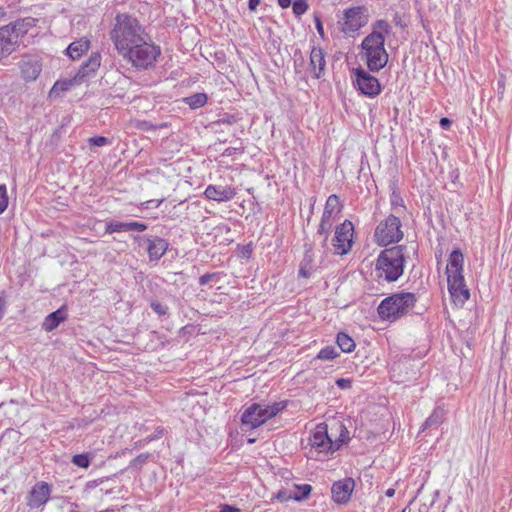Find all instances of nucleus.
Here are the masks:
<instances>
[{"label": "nucleus", "mask_w": 512, "mask_h": 512, "mask_svg": "<svg viewBox=\"0 0 512 512\" xmlns=\"http://www.w3.org/2000/svg\"><path fill=\"white\" fill-rule=\"evenodd\" d=\"M444 409L437 407L433 410L432 414L425 420L422 429L425 430L431 427H438L444 420Z\"/></svg>", "instance_id": "obj_30"}, {"label": "nucleus", "mask_w": 512, "mask_h": 512, "mask_svg": "<svg viewBox=\"0 0 512 512\" xmlns=\"http://www.w3.org/2000/svg\"><path fill=\"white\" fill-rule=\"evenodd\" d=\"M336 385L341 389H347L351 387V380L346 378H340L336 381Z\"/></svg>", "instance_id": "obj_49"}, {"label": "nucleus", "mask_w": 512, "mask_h": 512, "mask_svg": "<svg viewBox=\"0 0 512 512\" xmlns=\"http://www.w3.org/2000/svg\"><path fill=\"white\" fill-rule=\"evenodd\" d=\"M36 23V18L25 17L4 26L9 29L12 35L17 36V42L19 43V39L26 35L31 28L35 27Z\"/></svg>", "instance_id": "obj_22"}, {"label": "nucleus", "mask_w": 512, "mask_h": 512, "mask_svg": "<svg viewBox=\"0 0 512 512\" xmlns=\"http://www.w3.org/2000/svg\"><path fill=\"white\" fill-rule=\"evenodd\" d=\"M151 309L159 316H165L168 314V306L160 303L157 300H153L150 302Z\"/></svg>", "instance_id": "obj_40"}, {"label": "nucleus", "mask_w": 512, "mask_h": 512, "mask_svg": "<svg viewBox=\"0 0 512 512\" xmlns=\"http://www.w3.org/2000/svg\"><path fill=\"white\" fill-rule=\"evenodd\" d=\"M17 36L12 35L5 26L0 27V62L17 50Z\"/></svg>", "instance_id": "obj_17"}, {"label": "nucleus", "mask_w": 512, "mask_h": 512, "mask_svg": "<svg viewBox=\"0 0 512 512\" xmlns=\"http://www.w3.org/2000/svg\"><path fill=\"white\" fill-rule=\"evenodd\" d=\"M8 206V196L6 186L0 185V214L3 213Z\"/></svg>", "instance_id": "obj_42"}, {"label": "nucleus", "mask_w": 512, "mask_h": 512, "mask_svg": "<svg viewBox=\"0 0 512 512\" xmlns=\"http://www.w3.org/2000/svg\"><path fill=\"white\" fill-rule=\"evenodd\" d=\"M309 69L313 79H321L325 75V52L319 46H313L310 52Z\"/></svg>", "instance_id": "obj_13"}, {"label": "nucleus", "mask_w": 512, "mask_h": 512, "mask_svg": "<svg viewBox=\"0 0 512 512\" xmlns=\"http://www.w3.org/2000/svg\"><path fill=\"white\" fill-rule=\"evenodd\" d=\"M505 91V78L503 75L500 76L497 82V92L502 97Z\"/></svg>", "instance_id": "obj_50"}, {"label": "nucleus", "mask_w": 512, "mask_h": 512, "mask_svg": "<svg viewBox=\"0 0 512 512\" xmlns=\"http://www.w3.org/2000/svg\"><path fill=\"white\" fill-rule=\"evenodd\" d=\"M150 457H151L150 453H142V454L138 455L136 458L131 460V462L129 464V468L141 469L147 463V461L150 459Z\"/></svg>", "instance_id": "obj_39"}, {"label": "nucleus", "mask_w": 512, "mask_h": 512, "mask_svg": "<svg viewBox=\"0 0 512 512\" xmlns=\"http://www.w3.org/2000/svg\"><path fill=\"white\" fill-rule=\"evenodd\" d=\"M90 48V41L86 38H81L76 40L68 46L66 49L67 55L72 60L79 59L84 53H86Z\"/></svg>", "instance_id": "obj_26"}, {"label": "nucleus", "mask_w": 512, "mask_h": 512, "mask_svg": "<svg viewBox=\"0 0 512 512\" xmlns=\"http://www.w3.org/2000/svg\"><path fill=\"white\" fill-rule=\"evenodd\" d=\"M255 439H248V443H254Z\"/></svg>", "instance_id": "obj_60"}, {"label": "nucleus", "mask_w": 512, "mask_h": 512, "mask_svg": "<svg viewBox=\"0 0 512 512\" xmlns=\"http://www.w3.org/2000/svg\"><path fill=\"white\" fill-rule=\"evenodd\" d=\"M342 205L336 194L330 195L325 203L320 223L318 225L317 234L327 233L331 231L336 216L341 212Z\"/></svg>", "instance_id": "obj_10"}, {"label": "nucleus", "mask_w": 512, "mask_h": 512, "mask_svg": "<svg viewBox=\"0 0 512 512\" xmlns=\"http://www.w3.org/2000/svg\"><path fill=\"white\" fill-rule=\"evenodd\" d=\"M256 405H250L247 407L241 415V425L249 430L256 429L263 425V422L257 417Z\"/></svg>", "instance_id": "obj_25"}, {"label": "nucleus", "mask_w": 512, "mask_h": 512, "mask_svg": "<svg viewBox=\"0 0 512 512\" xmlns=\"http://www.w3.org/2000/svg\"><path fill=\"white\" fill-rule=\"evenodd\" d=\"M314 22H315V27H316L318 34L322 38H324V27H323V23L321 21V17L318 14L314 15Z\"/></svg>", "instance_id": "obj_47"}, {"label": "nucleus", "mask_w": 512, "mask_h": 512, "mask_svg": "<svg viewBox=\"0 0 512 512\" xmlns=\"http://www.w3.org/2000/svg\"><path fill=\"white\" fill-rule=\"evenodd\" d=\"M112 42L120 55L132 46L140 43L148 35L144 33L137 18L127 14H117L115 24L110 33Z\"/></svg>", "instance_id": "obj_2"}, {"label": "nucleus", "mask_w": 512, "mask_h": 512, "mask_svg": "<svg viewBox=\"0 0 512 512\" xmlns=\"http://www.w3.org/2000/svg\"><path fill=\"white\" fill-rule=\"evenodd\" d=\"M448 291L455 305L462 306L470 297V293L465 282H463L462 285L453 286V288L448 287Z\"/></svg>", "instance_id": "obj_27"}, {"label": "nucleus", "mask_w": 512, "mask_h": 512, "mask_svg": "<svg viewBox=\"0 0 512 512\" xmlns=\"http://www.w3.org/2000/svg\"><path fill=\"white\" fill-rule=\"evenodd\" d=\"M208 101V95L200 92L183 98V102L187 104L191 109H198L203 107Z\"/></svg>", "instance_id": "obj_31"}, {"label": "nucleus", "mask_w": 512, "mask_h": 512, "mask_svg": "<svg viewBox=\"0 0 512 512\" xmlns=\"http://www.w3.org/2000/svg\"><path fill=\"white\" fill-rule=\"evenodd\" d=\"M295 487L298 489V492L293 494V500L295 501L306 499L312 491V487L309 484L296 485Z\"/></svg>", "instance_id": "obj_37"}, {"label": "nucleus", "mask_w": 512, "mask_h": 512, "mask_svg": "<svg viewBox=\"0 0 512 512\" xmlns=\"http://www.w3.org/2000/svg\"><path fill=\"white\" fill-rule=\"evenodd\" d=\"M400 219L390 214L385 220L381 221L374 233L375 241L379 246L386 247L392 243H398L403 239Z\"/></svg>", "instance_id": "obj_7"}, {"label": "nucleus", "mask_w": 512, "mask_h": 512, "mask_svg": "<svg viewBox=\"0 0 512 512\" xmlns=\"http://www.w3.org/2000/svg\"><path fill=\"white\" fill-rule=\"evenodd\" d=\"M219 508L220 512H241L239 508L229 504H221Z\"/></svg>", "instance_id": "obj_51"}, {"label": "nucleus", "mask_w": 512, "mask_h": 512, "mask_svg": "<svg viewBox=\"0 0 512 512\" xmlns=\"http://www.w3.org/2000/svg\"><path fill=\"white\" fill-rule=\"evenodd\" d=\"M405 511H406V509H404L402 512H405Z\"/></svg>", "instance_id": "obj_61"}, {"label": "nucleus", "mask_w": 512, "mask_h": 512, "mask_svg": "<svg viewBox=\"0 0 512 512\" xmlns=\"http://www.w3.org/2000/svg\"><path fill=\"white\" fill-rule=\"evenodd\" d=\"M385 495L387 497H393L395 495V489L394 488L387 489L386 492H385Z\"/></svg>", "instance_id": "obj_59"}, {"label": "nucleus", "mask_w": 512, "mask_h": 512, "mask_svg": "<svg viewBox=\"0 0 512 512\" xmlns=\"http://www.w3.org/2000/svg\"><path fill=\"white\" fill-rule=\"evenodd\" d=\"M68 317L67 308L65 305L57 309L56 311L48 314L42 324L43 330L51 332L55 330L62 322Z\"/></svg>", "instance_id": "obj_24"}, {"label": "nucleus", "mask_w": 512, "mask_h": 512, "mask_svg": "<svg viewBox=\"0 0 512 512\" xmlns=\"http://www.w3.org/2000/svg\"><path fill=\"white\" fill-rule=\"evenodd\" d=\"M237 194L236 189L230 185H208L204 191L207 199L216 202H227Z\"/></svg>", "instance_id": "obj_14"}, {"label": "nucleus", "mask_w": 512, "mask_h": 512, "mask_svg": "<svg viewBox=\"0 0 512 512\" xmlns=\"http://www.w3.org/2000/svg\"><path fill=\"white\" fill-rule=\"evenodd\" d=\"M354 225L350 220H344L337 225L332 239L333 253L343 256L348 254L354 244Z\"/></svg>", "instance_id": "obj_8"}, {"label": "nucleus", "mask_w": 512, "mask_h": 512, "mask_svg": "<svg viewBox=\"0 0 512 512\" xmlns=\"http://www.w3.org/2000/svg\"><path fill=\"white\" fill-rule=\"evenodd\" d=\"M310 445L319 452H331L332 440L328 435L327 425L320 423L310 437Z\"/></svg>", "instance_id": "obj_15"}, {"label": "nucleus", "mask_w": 512, "mask_h": 512, "mask_svg": "<svg viewBox=\"0 0 512 512\" xmlns=\"http://www.w3.org/2000/svg\"><path fill=\"white\" fill-rule=\"evenodd\" d=\"M353 73L354 84L363 95L374 98L381 93L382 87L379 80L365 69L358 67L353 70Z\"/></svg>", "instance_id": "obj_9"}, {"label": "nucleus", "mask_w": 512, "mask_h": 512, "mask_svg": "<svg viewBox=\"0 0 512 512\" xmlns=\"http://www.w3.org/2000/svg\"><path fill=\"white\" fill-rule=\"evenodd\" d=\"M132 238L139 245H141L142 242L146 243L148 258L149 261L151 262L159 261L162 258V256L166 253L169 247V242L166 239L161 238L159 236L132 235Z\"/></svg>", "instance_id": "obj_11"}, {"label": "nucleus", "mask_w": 512, "mask_h": 512, "mask_svg": "<svg viewBox=\"0 0 512 512\" xmlns=\"http://www.w3.org/2000/svg\"><path fill=\"white\" fill-rule=\"evenodd\" d=\"M51 486L44 481L37 482L27 496V506L31 509L44 506L50 499Z\"/></svg>", "instance_id": "obj_12"}, {"label": "nucleus", "mask_w": 512, "mask_h": 512, "mask_svg": "<svg viewBox=\"0 0 512 512\" xmlns=\"http://www.w3.org/2000/svg\"><path fill=\"white\" fill-rule=\"evenodd\" d=\"M277 2L278 5L283 9H286L291 5V0H277Z\"/></svg>", "instance_id": "obj_58"}, {"label": "nucleus", "mask_w": 512, "mask_h": 512, "mask_svg": "<svg viewBox=\"0 0 512 512\" xmlns=\"http://www.w3.org/2000/svg\"><path fill=\"white\" fill-rule=\"evenodd\" d=\"M330 232L331 231H327V233L317 234L318 236L323 237V239L321 241V247L323 249L324 254H327L329 252L328 238H329Z\"/></svg>", "instance_id": "obj_48"}, {"label": "nucleus", "mask_w": 512, "mask_h": 512, "mask_svg": "<svg viewBox=\"0 0 512 512\" xmlns=\"http://www.w3.org/2000/svg\"><path fill=\"white\" fill-rule=\"evenodd\" d=\"M252 252H253V249H252L251 243L243 246V248H242V256L243 257L250 258L252 255Z\"/></svg>", "instance_id": "obj_52"}, {"label": "nucleus", "mask_w": 512, "mask_h": 512, "mask_svg": "<svg viewBox=\"0 0 512 512\" xmlns=\"http://www.w3.org/2000/svg\"><path fill=\"white\" fill-rule=\"evenodd\" d=\"M276 499H278L280 502H285L290 499H293V495L291 493H289L288 491L282 489L277 492Z\"/></svg>", "instance_id": "obj_45"}, {"label": "nucleus", "mask_w": 512, "mask_h": 512, "mask_svg": "<svg viewBox=\"0 0 512 512\" xmlns=\"http://www.w3.org/2000/svg\"><path fill=\"white\" fill-rule=\"evenodd\" d=\"M8 19V13L7 10L0 6V21H5Z\"/></svg>", "instance_id": "obj_57"}, {"label": "nucleus", "mask_w": 512, "mask_h": 512, "mask_svg": "<svg viewBox=\"0 0 512 512\" xmlns=\"http://www.w3.org/2000/svg\"><path fill=\"white\" fill-rule=\"evenodd\" d=\"M464 257L460 249H454L448 258L446 271H463Z\"/></svg>", "instance_id": "obj_28"}, {"label": "nucleus", "mask_w": 512, "mask_h": 512, "mask_svg": "<svg viewBox=\"0 0 512 512\" xmlns=\"http://www.w3.org/2000/svg\"><path fill=\"white\" fill-rule=\"evenodd\" d=\"M336 343L342 352L350 353L355 348L354 340L346 333L339 332L336 337Z\"/></svg>", "instance_id": "obj_32"}, {"label": "nucleus", "mask_w": 512, "mask_h": 512, "mask_svg": "<svg viewBox=\"0 0 512 512\" xmlns=\"http://www.w3.org/2000/svg\"><path fill=\"white\" fill-rule=\"evenodd\" d=\"M354 486L355 482L352 478L335 482L331 489L334 501L340 504L346 503L350 499Z\"/></svg>", "instance_id": "obj_18"}, {"label": "nucleus", "mask_w": 512, "mask_h": 512, "mask_svg": "<svg viewBox=\"0 0 512 512\" xmlns=\"http://www.w3.org/2000/svg\"><path fill=\"white\" fill-rule=\"evenodd\" d=\"M19 68L26 81H34L40 75L42 65L36 57L24 55L19 62Z\"/></svg>", "instance_id": "obj_16"}, {"label": "nucleus", "mask_w": 512, "mask_h": 512, "mask_svg": "<svg viewBox=\"0 0 512 512\" xmlns=\"http://www.w3.org/2000/svg\"><path fill=\"white\" fill-rule=\"evenodd\" d=\"M160 54V47L152 43L148 37L129 48L121 56L136 69L146 70L154 66Z\"/></svg>", "instance_id": "obj_5"}, {"label": "nucleus", "mask_w": 512, "mask_h": 512, "mask_svg": "<svg viewBox=\"0 0 512 512\" xmlns=\"http://www.w3.org/2000/svg\"><path fill=\"white\" fill-rule=\"evenodd\" d=\"M148 226L145 223L138 221L119 222L115 220L108 221L105 226V233H121L127 231L143 232L147 230Z\"/></svg>", "instance_id": "obj_20"}, {"label": "nucleus", "mask_w": 512, "mask_h": 512, "mask_svg": "<svg viewBox=\"0 0 512 512\" xmlns=\"http://www.w3.org/2000/svg\"><path fill=\"white\" fill-rule=\"evenodd\" d=\"M448 287L462 285L464 280L463 271H446Z\"/></svg>", "instance_id": "obj_34"}, {"label": "nucleus", "mask_w": 512, "mask_h": 512, "mask_svg": "<svg viewBox=\"0 0 512 512\" xmlns=\"http://www.w3.org/2000/svg\"><path fill=\"white\" fill-rule=\"evenodd\" d=\"M88 143L90 146L102 147L108 145L110 140L104 136H93L88 139Z\"/></svg>", "instance_id": "obj_41"}, {"label": "nucleus", "mask_w": 512, "mask_h": 512, "mask_svg": "<svg viewBox=\"0 0 512 512\" xmlns=\"http://www.w3.org/2000/svg\"><path fill=\"white\" fill-rule=\"evenodd\" d=\"M416 302L417 298L414 293H394L381 301L377 312L382 320L393 322L405 316L415 306Z\"/></svg>", "instance_id": "obj_4"}, {"label": "nucleus", "mask_w": 512, "mask_h": 512, "mask_svg": "<svg viewBox=\"0 0 512 512\" xmlns=\"http://www.w3.org/2000/svg\"><path fill=\"white\" fill-rule=\"evenodd\" d=\"M315 270L316 266L314 264L313 244L305 243L304 255L299 265L298 276L302 278H309Z\"/></svg>", "instance_id": "obj_21"}, {"label": "nucleus", "mask_w": 512, "mask_h": 512, "mask_svg": "<svg viewBox=\"0 0 512 512\" xmlns=\"http://www.w3.org/2000/svg\"><path fill=\"white\" fill-rule=\"evenodd\" d=\"M259 4L260 0H248V8L252 12L256 11Z\"/></svg>", "instance_id": "obj_56"}, {"label": "nucleus", "mask_w": 512, "mask_h": 512, "mask_svg": "<svg viewBox=\"0 0 512 512\" xmlns=\"http://www.w3.org/2000/svg\"><path fill=\"white\" fill-rule=\"evenodd\" d=\"M252 405H256L258 407L255 412H257V417H259L264 424L266 421L286 409L287 401L274 402L271 405H264L260 403H253Z\"/></svg>", "instance_id": "obj_23"}, {"label": "nucleus", "mask_w": 512, "mask_h": 512, "mask_svg": "<svg viewBox=\"0 0 512 512\" xmlns=\"http://www.w3.org/2000/svg\"><path fill=\"white\" fill-rule=\"evenodd\" d=\"M93 459H94V453L86 452V453L74 455L71 459V462L79 468H88Z\"/></svg>", "instance_id": "obj_33"}, {"label": "nucleus", "mask_w": 512, "mask_h": 512, "mask_svg": "<svg viewBox=\"0 0 512 512\" xmlns=\"http://www.w3.org/2000/svg\"><path fill=\"white\" fill-rule=\"evenodd\" d=\"M309 5L307 0H294L292 3V10L297 18H300L308 10Z\"/></svg>", "instance_id": "obj_38"}, {"label": "nucleus", "mask_w": 512, "mask_h": 512, "mask_svg": "<svg viewBox=\"0 0 512 512\" xmlns=\"http://www.w3.org/2000/svg\"><path fill=\"white\" fill-rule=\"evenodd\" d=\"M372 31L362 40V57L365 58L368 69L378 72L388 62L385 49V37L392 33V26L385 19H378L371 25Z\"/></svg>", "instance_id": "obj_1"}, {"label": "nucleus", "mask_w": 512, "mask_h": 512, "mask_svg": "<svg viewBox=\"0 0 512 512\" xmlns=\"http://www.w3.org/2000/svg\"><path fill=\"white\" fill-rule=\"evenodd\" d=\"M75 84H80V81H76V77L72 79L58 80L54 83L50 90V97L59 96L61 93L71 89Z\"/></svg>", "instance_id": "obj_29"}, {"label": "nucleus", "mask_w": 512, "mask_h": 512, "mask_svg": "<svg viewBox=\"0 0 512 512\" xmlns=\"http://www.w3.org/2000/svg\"><path fill=\"white\" fill-rule=\"evenodd\" d=\"M244 152V147L243 146H238V147H228L224 150L223 152V155L224 156H233L237 153H243Z\"/></svg>", "instance_id": "obj_46"}, {"label": "nucleus", "mask_w": 512, "mask_h": 512, "mask_svg": "<svg viewBox=\"0 0 512 512\" xmlns=\"http://www.w3.org/2000/svg\"><path fill=\"white\" fill-rule=\"evenodd\" d=\"M219 122L223 124H233L236 122V118L233 115H227L220 119Z\"/></svg>", "instance_id": "obj_54"}, {"label": "nucleus", "mask_w": 512, "mask_h": 512, "mask_svg": "<svg viewBox=\"0 0 512 512\" xmlns=\"http://www.w3.org/2000/svg\"><path fill=\"white\" fill-rule=\"evenodd\" d=\"M406 246L397 245L380 252L376 259L375 271L378 278L387 282L397 281L404 272Z\"/></svg>", "instance_id": "obj_3"}, {"label": "nucleus", "mask_w": 512, "mask_h": 512, "mask_svg": "<svg viewBox=\"0 0 512 512\" xmlns=\"http://www.w3.org/2000/svg\"><path fill=\"white\" fill-rule=\"evenodd\" d=\"M101 65L99 52H92L90 57L80 66L76 73V81L83 82L86 78L93 76Z\"/></svg>", "instance_id": "obj_19"}, {"label": "nucleus", "mask_w": 512, "mask_h": 512, "mask_svg": "<svg viewBox=\"0 0 512 512\" xmlns=\"http://www.w3.org/2000/svg\"><path fill=\"white\" fill-rule=\"evenodd\" d=\"M439 124L442 129L448 130L451 127L452 121L447 117H442Z\"/></svg>", "instance_id": "obj_53"}, {"label": "nucleus", "mask_w": 512, "mask_h": 512, "mask_svg": "<svg viewBox=\"0 0 512 512\" xmlns=\"http://www.w3.org/2000/svg\"><path fill=\"white\" fill-rule=\"evenodd\" d=\"M369 22V13L366 6H354L343 11V17L338 21L341 32L346 36H353Z\"/></svg>", "instance_id": "obj_6"}, {"label": "nucleus", "mask_w": 512, "mask_h": 512, "mask_svg": "<svg viewBox=\"0 0 512 512\" xmlns=\"http://www.w3.org/2000/svg\"><path fill=\"white\" fill-rule=\"evenodd\" d=\"M338 356L339 353L334 347L326 346L319 351L317 358L321 360H333Z\"/></svg>", "instance_id": "obj_36"}, {"label": "nucleus", "mask_w": 512, "mask_h": 512, "mask_svg": "<svg viewBox=\"0 0 512 512\" xmlns=\"http://www.w3.org/2000/svg\"><path fill=\"white\" fill-rule=\"evenodd\" d=\"M390 202L393 208H396L398 206L403 207V199L400 196V194L397 193L396 191H393V193L391 194Z\"/></svg>", "instance_id": "obj_44"}, {"label": "nucleus", "mask_w": 512, "mask_h": 512, "mask_svg": "<svg viewBox=\"0 0 512 512\" xmlns=\"http://www.w3.org/2000/svg\"><path fill=\"white\" fill-rule=\"evenodd\" d=\"M340 429L341 430H340L339 437L335 441H332V445H331L332 453L334 451H337L344 443H346L349 440V432L346 429V427L341 426Z\"/></svg>", "instance_id": "obj_35"}, {"label": "nucleus", "mask_w": 512, "mask_h": 512, "mask_svg": "<svg viewBox=\"0 0 512 512\" xmlns=\"http://www.w3.org/2000/svg\"><path fill=\"white\" fill-rule=\"evenodd\" d=\"M5 305H6V300L4 297V292H1V295H0V320L3 317Z\"/></svg>", "instance_id": "obj_55"}, {"label": "nucleus", "mask_w": 512, "mask_h": 512, "mask_svg": "<svg viewBox=\"0 0 512 512\" xmlns=\"http://www.w3.org/2000/svg\"><path fill=\"white\" fill-rule=\"evenodd\" d=\"M220 275H221V273H219V272L206 273V274L202 275L199 278V284L201 286H204V285H207L209 282H211L213 280H219L220 279Z\"/></svg>", "instance_id": "obj_43"}]
</instances>
